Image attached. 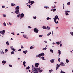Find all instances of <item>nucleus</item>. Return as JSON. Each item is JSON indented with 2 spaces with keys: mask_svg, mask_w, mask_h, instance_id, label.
Returning a JSON list of instances; mask_svg holds the SVG:
<instances>
[{
  "mask_svg": "<svg viewBox=\"0 0 73 73\" xmlns=\"http://www.w3.org/2000/svg\"><path fill=\"white\" fill-rule=\"evenodd\" d=\"M0 33H1V34H2V35H3V32H2V31H1Z\"/></svg>",
  "mask_w": 73,
  "mask_h": 73,
  "instance_id": "obj_44",
  "label": "nucleus"
},
{
  "mask_svg": "<svg viewBox=\"0 0 73 73\" xmlns=\"http://www.w3.org/2000/svg\"><path fill=\"white\" fill-rule=\"evenodd\" d=\"M34 72H33V73H38L37 72V71H33Z\"/></svg>",
  "mask_w": 73,
  "mask_h": 73,
  "instance_id": "obj_25",
  "label": "nucleus"
},
{
  "mask_svg": "<svg viewBox=\"0 0 73 73\" xmlns=\"http://www.w3.org/2000/svg\"><path fill=\"white\" fill-rule=\"evenodd\" d=\"M21 49L18 50V51H19V52H20L21 51Z\"/></svg>",
  "mask_w": 73,
  "mask_h": 73,
  "instance_id": "obj_56",
  "label": "nucleus"
},
{
  "mask_svg": "<svg viewBox=\"0 0 73 73\" xmlns=\"http://www.w3.org/2000/svg\"><path fill=\"white\" fill-rule=\"evenodd\" d=\"M50 52H51V53H53V50L50 49Z\"/></svg>",
  "mask_w": 73,
  "mask_h": 73,
  "instance_id": "obj_35",
  "label": "nucleus"
},
{
  "mask_svg": "<svg viewBox=\"0 0 73 73\" xmlns=\"http://www.w3.org/2000/svg\"><path fill=\"white\" fill-rule=\"evenodd\" d=\"M44 56H42L41 58H42V59L43 60H45L44 59Z\"/></svg>",
  "mask_w": 73,
  "mask_h": 73,
  "instance_id": "obj_21",
  "label": "nucleus"
},
{
  "mask_svg": "<svg viewBox=\"0 0 73 73\" xmlns=\"http://www.w3.org/2000/svg\"><path fill=\"white\" fill-rule=\"evenodd\" d=\"M58 52L59 53L58 56L60 57V54H61V51H60V50H58Z\"/></svg>",
  "mask_w": 73,
  "mask_h": 73,
  "instance_id": "obj_8",
  "label": "nucleus"
},
{
  "mask_svg": "<svg viewBox=\"0 0 73 73\" xmlns=\"http://www.w3.org/2000/svg\"><path fill=\"white\" fill-rule=\"evenodd\" d=\"M2 63L3 64H6V61H5V60H3L2 61Z\"/></svg>",
  "mask_w": 73,
  "mask_h": 73,
  "instance_id": "obj_17",
  "label": "nucleus"
},
{
  "mask_svg": "<svg viewBox=\"0 0 73 73\" xmlns=\"http://www.w3.org/2000/svg\"><path fill=\"white\" fill-rule=\"evenodd\" d=\"M60 73H65V72H64L63 71H61L60 72Z\"/></svg>",
  "mask_w": 73,
  "mask_h": 73,
  "instance_id": "obj_53",
  "label": "nucleus"
},
{
  "mask_svg": "<svg viewBox=\"0 0 73 73\" xmlns=\"http://www.w3.org/2000/svg\"><path fill=\"white\" fill-rule=\"evenodd\" d=\"M70 34H71V35H72V36H73V32H70Z\"/></svg>",
  "mask_w": 73,
  "mask_h": 73,
  "instance_id": "obj_43",
  "label": "nucleus"
},
{
  "mask_svg": "<svg viewBox=\"0 0 73 73\" xmlns=\"http://www.w3.org/2000/svg\"><path fill=\"white\" fill-rule=\"evenodd\" d=\"M47 29L48 30H49V29H50V27H48V26H47Z\"/></svg>",
  "mask_w": 73,
  "mask_h": 73,
  "instance_id": "obj_38",
  "label": "nucleus"
},
{
  "mask_svg": "<svg viewBox=\"0 0 73 73\" xmlns=\"http://www.w3.org/2000/svg\"><path fill=\"white\" fill-rule=\"evenodd\" d=\"M60 46H62V45L61 44H60Z\"/></svg>",
  "mask_w": 73,
  "mask_h": 73,
  "instance_id": "obj_60",
  "label": "nucleus"
},
{
  "mask_svg": "<svg viewBox=\"0 0 73 73\" xmlns=\"http://www.w3.org/2000/svg\"><path fill=\"white\" fill-rule=\"evenodd\" d=\"M52 71H53V70H52V69L49 70V72H50V73H51V72H52Z\"/></svg>",
  "mask_w": 73,
  "mask_h": 73,
  "instance_id": "obj_33",
  "label": "nucleus"
},
{
  "mask_svg": "<svg viewBox=\"0 0 73 73\" xmlns=\"http://www.w3.org/2000/svg\"><path fill=\"white\" fill-rule=\"evenodd\" d=\"M15 10V13H16V14H19V13H20V10H19V9H16Z\"/></svg>",
  "mask_w": 73,
  "mask_h": 73,
  "instance_id": "obj_3",
  "label": "nucleus"
},
{
  "mask_svg": "<svg viewBox=\"0 0 73 73\" xmlns=\"http://www.w3.org/2000/svg\"><path fill=\"white\" fill-rule=\"evenodd\" d=\"M12 50H13V51H15L16 50V49L15 48H13V49H12Z\"/></svg>",
  "mask_w": 73,
  "mask_h": 73,
  "instance_id": "obj_48",
  "label": "nucleus"
},
{
  "mask_svg": "<svg viewBox=\"0 0 73 73\" xmlns=\"http://www.w3.org/2000/svg\"><path fill=\"white\" fill-rule=\"evenodd\" d=\"M26 63V62H25V61H24L23 62V65H25Z\"/></svg>",
  "mask_w": 73,
  "mask_h": 73,
  "instance_id": "obj_28",
  "label": "nucleus"
},
{
  "mask_svg": "<svg viewBox=\"0 0 73 73\" xmlns=\"http://www.w3.org/2000/svg\"><path fill=\"white\" fill-rule=\"evenodd\" d=\"M33 48H34V47L32 46H31L30 47V49H33Z\"/></svg>",
  "mask_w": 73,
  "mask_h": 73,
  "instance_id": "obj_36",
  "label": "nucleus"
},
{
  "mask_svg": "<svg viewBox=\"0 0 73 73\" xmlns=\"http://www.w3.org/2000/svg\"><path fill=\"white\" fill-rule=\"evenodd\" d=\"M30 69V67L29 66L27 67V68H26V69L27 70H28V69Z\"/></svg>",
  "mask_w": 73,
  "mask_h": 73,
  "instance_id": "obj_19",
  "label": "nucleus"
},
{
  "mask_svg": "<svg viewBox=\"0 0 73 73\" xmlns=\"http://www.w3.org/2000/svg\"><path fill=\"white\" fill-rule=\"evenodd\" d=\"M65 12L66 13V16H68L69 15V13H68L70 12V11H66Z\"/></svg>",
  "mask_w": 73,
  "mask_h": 73,
  "instance_id": "obj_5",
  "label": "nucleus"
},
{
  "mask_svg": "<svg viewBox=\"0 0 73 73\" xmlns=\"http://www.w3.org/2000/svg\"><path fill=\"white\" fill-rule=\"evenodd\" d=\"M6 44H7V45H9V42H8V41L6 42Z\"/></svg>",
  "mask_w": 73,
  "mask_h": 73,
  "instance_id": "obj_26",
  "label": "nucleus"
},
{
  "mask_svg": "<svg viewBox=\"0 0 73 73\" xmlns=\"http://www.w3.org/2000/svg\"><path fill=\"white\" fill-rule=\"evenodd\" d=\"M39 65V64H38V63H36L35 64V67H36V68H37V67Z\"/></svg>",
  "mask_w": 73,
  "mask_h": 73,
  "instance_id": "obj_6",
  "label": "nucleus"
},
{
  "mask_svg": "<svg viewBox=\"0 0 73 73\" xmlns=\"http://www.w3.org/2000/svg\"><path fill=\"white\" fill-rule=\"evenodd\" d=\"M66 62H67V63L69 62V60H68V59H66Z\"/></svg>",
  "mask_w": 73,
  "mask_h": 73,
  "instance_id": "obj_22",
  "label": "nucleus"
},
{
  "mask_svg": "<svg viewBox=\"0 0 73 73\" xmlns=\"http://www.w3.org/2000/svg\"><path fill=\"white\" fill-rule=\"evenodd\" d=\"M11 34L12 35H15V34H14V33H11Z\"/></svg>",
  "mask_w": 73,
  "mask_h": 73,
  "instance_id": "obj_59",
  "label": "nucleus"
},
{
  "mask_svg": "<svg viewBox=\"0 0 73 73\" xmlns=\"http://www.w3.org/2000/svg\"><path fill=\"white\" fill-rule=\"evenodd\" d=\"M64 65V63H63V62H61V63L60 64V65H61L62 66H62H64V65Z\"/></svg>",
  "mask_w": 73,
  "mask_h": 73,
  "instance_id": "obj_16",
  "label": "nucleus"
},
{
  "mask_svg": "<svg viewBox=\"0 0 73 73\" xmlns=\"http://www.w3.org/2000/svg\"><path fill=\"white\" fill-rule=\"evenodd\" d=\"M28 28H30V29L32 28V27H31V26H29Z\"/></svg>",
  "mask_w": 73,
  "mask_h": 73,
  "instance_id": "obj_55",
  "label": "nucleus"
},
{
  "mask_svg": "<svg viewBox=\"0 0 73 73\" xmlns=\"http://www.w3.org/2000/svg\"><path fill=\"white\" fill-rule=\"evenodd\" d=\"M30 2H31V0H29V1L28 2V3L29 4H30Z\"/></svg>",
  "mask_w": 73,
  "mask_h": 73,
  "instance_id": "obj_57",
  "label": "nucleus"
},
{
  "mask_svg": "<svg viewBox=\"0 0 73 73\" xmlns=\"http://www.w3.org/2000/svg\"><path fill=\"white\" fill-rule=\"evenodd\" d=\"M10 48H11L12 49V50L13 49V46H11Z\"/></svg>",
  "mask_w": 73,
  "mask_h": 73,
  "instance_id": "obj_50",
  "label": "nucleus"
},
{
  "mask_svg": "<svg viewBox=\"0 0 73 73\" xmlns=\"http://www.w3.org/2000/svg\"><path fill=\"white\" fill-rule=\"evenodd\" d=\"M65 7L64 6H63V9H65Z\"/></svg>",
  "mask_w": 73,
  "mask_h": 73,
  "instance_id": "obj_62",
  "label": "nucleus"
},
{
  "mask_svg": "<svg viewBox=\"0 0 73 73\" xmlns=\"http://www.w3.org/2000/svg\"><path fill=\"white\" fill-rule=\"evenodd\" d=\"M21 49H23V48H24V47L23 46V45H21Z\"/></svg>",
  "mask_w": 73,
  "mask_h": 73,
  "instance_id": "obj_46",
  "label": "nucleus"
},
{
  "mask_svg": "<svg viewBox=\"0 0 73 73\" xmlns=\"http://www.w3.org/2000/svg\"><path fill=\"white\" fill-rule=\"evenodd\" d=\"M30 3L31 4H33V3H35V2H34V1H31V2H30Z\"/></svg>",
  "mask_w": 73,
  "mask_h": 73,
  "instance_id": "obj_27",
  "label": "nucleus"
},
{
  "mask_svg": "<svg viewBox=\"0 0 73 73\" xmlns=\"http://www.w3.org/2000/svg\"><path fill=\"white\" fill-rule=\"evenodd\" d=\"M34 31L35 33H38V31H39V30L37 29V28H35L34 30Z\"/></svg>",
  "mask_w": 73,
  "mask_h": 73,
  "instance_id": "obj_2",
  "label": "nucleus"
},
{
  "mask_svg": "<svg viewBox=\"0 0 73 73\" xmlns=\"http://www.w3.org/2000/svg\"><path fill=\"white\" fill-rule=\"evenodd\" d=\"M58 18V16L57 15H56L55 17V18L54 19V20H56L57 19V18Z\"/></svg>",
  "mask_w": 73,
  "mask_h": 73,
  "instance_id": "obj_10",
  "label": "nucleus"
},
{
  "mask_svg": "<svg viewBox=\"0 0 73 73\" xmlns=\"http://www.w3.org/2000/svg\"><path fill=\"white\" fill-rule=\"evenodd\" d=\"M60 67V65H58V64H57L56 65V70H57L58 69V68Z\"/></svg>",
  "mask_w": 73,
  "mask_h": 73,
  "instance_id": "obj_9",
  "label": "nucleus"
},
{
  "mask_svg": "<svg viewBox=\"0 0 73 73\" xmlns=\"http://www.w3.org/2000/svg\"><path fill=\"white\" fill-rule=\"evenodd\" d=\"M9 66L10 67H12V65L10 64V65H9Z\"/></svg>",
  "mask_w": 73,
  "mask_h": 73,
  "instance_id": "obj_54",
  "label": "nucleus"
},
{
  "mask_svg": "<svg viewBox=\"0 0 73 73\" xmlns=\"http://www.w3.org/2000/svg\"><path fill=\"white\" fill-rule=\"evenodd\" d=\"M3 24L4 25V26H6V24L5 23H3Z\"/></svg>",
  "mask_w": 73,
  "mask_h": 73,
  "instance_id": "obj_40",
  "label": "nucleus"
},
{
  "mask_svg": "<svg viewBox=\"0 0 73 73\" xmlns=\"http://www.w3.org/2000/svg\"><path fill=\"white\" fill-rule=\"evenodd\" d=\"M42 36H43L42 35H39V37H42Z\"/></svg>",
  "mask_w": 73,
  "mask_h": 73,
  "instance_id": "obj_39",
  "label": "nucleus"
},
{
  "mask_svg": "<svg viewBox=\"0 0 73 73\" xmlns=\"http://www.w3.org/2000/svg\"><path fill=\"white\" fill-rule=\"evenodd\" d=\"M42 28H43V29H46V27L45 26H43L42 27Z\"/></svg>",
  "mask_w": 73,
  "mask_h": 73,
  "instance_id": "obj_20",
  "label": "nucleus"
},
{
  "mask_svg": "<svg viewBox=\"0 0 73 73\" xmlns=\"http://www.w3.org/2000/svg\"><path fill=\"white\" fill-rule=\"evenodd\" d=\"M15 52L14 51H12L11 52V54H14Z\"/></svg>",
  "mask_w": 73,
  "mask_h": 73,
  "instance_id": "obj_29",
  "label": "nucleus"
},
{
  "mask_svg": "<svg viewBox=\"0 0 73 73\" xmlns=\"http://www.w3.org/2000/svg\"><path fill=\"white\" fill-rule=\"evenodd\" d=\"M3 17H6V15H3Z\"/></svg>",
  "mask_w": 73,
  "mask_h": 73,
  "instance_id": "obj_47",
  "label": "nucleus"
},
{
  "mask_svg": "<svg viewBox=\"0 0 73 73\" xmlns=\"http://www.w3.org/2000/svg\"><path fill=\"white\" fill-rule=\"evenodd\" d=\"M44 8H46V9H49V7H47H47H45V6L44 7Z\"/></svg>",
  "mask_w": 73,
  "mask_h": 73,
  "instance_id": "obj_31",
  "label": "nucleus"
},
{
  "mask_svg": "<svg viewBox=\"0 0 73 73\" xmlns=\"http://www.w3.org/2000/svg\"><path fill=\"white\" fill-rule=\"evenodd\" d=\"M32 70H33V71H35L36 69H37L36 68H35V67H34V66H33V65L32 66Z\"/></svg>",
  "mask_w": 73,
  "mask_h": 73,
  "instance_id": "obj_4",
  "label": "nucleus"
},
{
  "mask_svg": "<svg viewBox=\"0 0 73 73\" xmlns=\"http://www.w3.org/2000/svg\"><path fill=\"white\" fill-rule=\"evenodd\" d=\"M56 11V9H53V12H55Z\"/></svg>",
  "mask_w": 73,
  "mask_h": 73,
  "instance_id": "obj_30",
  "label": "nucleus"
},
{
  "mask_svg": "<svg viewBox=\"0 0 73 73\" xmlns=\"http://www.w3.org/2000/svg\"><path fill=\"white\" fill-rule=\"evenodd\" d=\"M11 6H12V7L14 6V4H13V3H11Z\"/></svg>",
  "mask_w": 73,
  "mask_h": 73,
  "instance_id": "obj_45",
  "label": "nucleus"
},
{
  "mask_svg": "<svg viewBox=\"0 0 73 73\" xmlns=\"http://www.w3.org/2000/svg\"><path fill=\"white\" fill-rule=\"evenodd\" d=\"M56 8V6L54 5V7L53 6L52 7V8L53 9V8Z\"/></svg>",
  "mask_w": 73,
  "mask_h": 73,
  "instance_id": "obj_42",
  "label": "nucleus"
},
{
  "mask_svg": "<svg viewBox=\"0 0 73 73\" xmlns=\"http://www.w3.org/2000/svg\"><path fill=\"white\" fill-rule=\"evenodd\" d=\"M16 9H20V7L19 6H17L15 8Z\"/></svg>",
  "mask_w": 73,
  "mask_h": 73,
  "instance_id": "obj_15",
  "label": "nucleus"
},
{
  "mask_svg": "<svg viewBox=\"0 0 73 73\" xmlns=\"http://www.w3.org/2000/svg\"><path fill=\"white\" fill-rule=\"evenodd\" d=\"M56 21L54 20V22H55V24H58V21H57L56 22Z\"/></svg>",
  "mask_w": 73,
  "mask_h": 73,
  "instance_id": "obj_18",
  "label": "nucleus"
},
{
  "mask_svg": "<svg viewBox=\"0 0 73 73\" xmlns=\"http://www.w3.org/2000/svg\"><path fill=\"white\" fill-rule=\"evenodd\" d=\"M35 71H37V72L38 71L39 72L41 73V72H42V70L41 69V68H36Z\"/></svg>",
  "mask_w": 73,
  "mask_h": 73,
  "instance_id": "obj_1",
  "label": "nucleus"
},
{
  "mask_svg": "<svg viewBox=\"0 0 73 73\" xmlns=\"http://www.w3.org/2000/svg\"><path fill=\"white\" fill-rule=\"evenodd\" d=\"M41 55L40 54H39L38 55V56H37V57H40H40H41Z\"/></svg>",
  "mask_w": 73,
  "mask_h": 73,
  "instance_id": "obj_23",
  "label": "nucleus"
},
{
  "mask_svg": "<svg viewBox=\"0 0 73 73\" xmlns=\"http://www.w3.org/2000/svg\"><path fill=\"white\" fill-rule=\"evenodd\" d=\"M33 18H34V19H36V17H33Z\"/></svg>",
  "mask_w": 73,
  "mask_h": 73,
  "instance_id": "obj_52",
  "label": "nucleus"
},
{
  "mask_svg": "<svg viewBox=\"0 0 73 73\" xmlns=\"http://www.w3.org/2000/svg\"><path fill=\"white\" fill-rule=\"evenodd\" d=\"M3 33H5V30H3Z\"/></svg>",
  "mask_w": 73,
  "mask_h": 73,
  "instance_id": "obj_51",
  "label": "nucleus"
},
{
  "mask_svg": "<svg viewBox=\"0 0 73 73\" xmlns=\"http://www.w3.org/2000/svg\"><path fill=\"white\" fill-rule=\"evenodd\" d=\"M29 8H31V5H29Z\"/></svg>",
  "mask_w": 73,
  "mask_h": 73,
  "instance_id": "obj_64",
  "label": "nucleus"
},
{
  "mask_svg": "<svg viewBox=\"0 0 73 73\" xmlns=\"http://www.w3.org/2000/svg\"><path fill=\"white\" fill-rule=\"evenodd\" d=\"M47 20H51V18H49V17H47Z\"/></svg>",
  "mask_w": 73,
  "mask_h": 73,
  "instance_id": "obj_24",
  "label": "nucleus"
},
{
  "mask_svg": "<svg viewBox=\"0 0 73 73\" xmlns=\"http://www.w3.org/2000/svg\"><path fill=\"white\" fill-rule=\"evenodd\" d=\"M40 54L41 56H45V54H44V53H42L41 54Z\"/></svg>",
  "mask_w": 73,
  "mask_h": 73,
  "instance_id": "obj_11",
  "label": "nucleus"
},
{
  "mask_svg": "<svg viewBox=\"0 0 73 73\" xmlns=\"http://www.w3.org/2000/svg\"><path fill=\"white\" fill-rule=\"evenodd\" d=\"M50 34H51V32H50L49 33H48L47 34V36H49Z\"/></svg>",
  "mask_w": 73,
  "mask_h": 73,
  "instance_id": "obj_32",
  "label": "nucleus"
},
{
  "mask_svg": "<svg viewBox=\"0 0 73 73\" xmlns=\"http://www.w3.org/2000/svg\"><path fill=\"white\" fill-rule=\"evenodd\" d=\"M28 52V51H27V50H26L25 51H23V53H25V54H27V53Z\"/></svg>",
  "mask_w": 73,
  "mask_h": 73,
  "instance_id": "obj_13",
  "label": "nucleus"
},
{
  "mask_svg": "<svg viewBox=\"0 0 73 73\" xmlns=\"http://www.w3.org/2000/svg\"><path fill=\"white\" fill-rule=\"evenodd\" d=\"M44 42H45L46 43H47V42L46 41H44Z\"/></svg>",
  "mask_w": 73,
  "mask_h": 73,
  "instance_id": "obj_63",
  "label": "nucleus"
},
{
  "mask_svg": "<svg viewBox=\"0 0 73 73\" xmlns=\"http://www.w3.org/2000/svg\"><path fill=\"white\" fill-rule=\"evenodd\" d=\"M67 5H70V2H68L67 3Z\"/></svg>",
  "mask_w": 73,
  "mask_h": 73,
  "instance_id": "obj_37",
  "label": "nucleus"
},
{
  "mask_svg": "<svg viewBox=\"0 0 73 73\" xmlns=\"http://www.w3.org/2000/svg\"><path fill=\"white\" fill-rule=\"evenodd\" d=\"M5 7V6H2V8H4Z\"/></svg>",
  "mask_w": 73,
  "mask_h": 73,
  "instance_id": "obj_61",
  "label": "nucleus"
},
{
  "mask_svg": "<svg viewBox=\"0 0 73 73\" xmlns=\"http://www.w3.org/2000/svg\"><path fill=\"white\" fill-rule=\"evenodd\" d=\"M54 59H51L50 61L51 63H54Z\"/></svg>",
  "mask_w": 73,
  "mask_h": 73,
  "instance_id": "obj_12",
  "label": "nucleus"
},
{
  "mask_svg": "<svg viewBox=\"0 0 73 73\" xmlns=\"http://www.w3.org/2000/svg\"><path fill=\"white\" fill-rule=\"evenodd\" d=\"M19 16H20L19 15H17V17H19Z\"/></svg>",
  "mask_w": 73,
  "mask_h": 73,
  "instance_id": "obj_58",
  "label": "nucleus"
},
{
  "mask_svg": "<svg viewBox=\"0 0 73 73\" xmlns=\"http://www.w3.org/2000/svg\"><path fill=\"white\" fill-rule=\"evenodd\" d=\"M5 52H8V50L5 49Z\"/></svg>",
  "mask_w": 73,
  "mask_h": 73,
  "instance_id": "obj_49",
  "label": "nucleus"
},
{
  "mask_svg": "<svg viewBox=\"0 0 73 73\" xmlns=\"http://www.w3.org/2000/svg\"><path fill=\"white\" fill-rule=\"evenodd\" d=\"M24 14L22 13L21 14V15L20 16L21 18L20 19H21L22 18H23V17H24Z\"/></svg>",
  "mask_w": 73,
  "mask_h": 73,
  "instance_id": "obj_7",
  "label": "nucleus"
},
{
  "mask_svg": "<svg viewBox=\"0 0 73 73\" xmlns=\"http://www.w3.org/2000/svg\"><path fill=\"white\" fill-rule=\"evenodd\" d=\"M56 44H57V45H59V44H60V42H57Z\"/></svg>",
  "mask_w": 73,
  "mask_h": 73,
  "instance_id": "obj_34",
  "label": "nucleus"
},
{
  "mask_svg": "<svg viewBox=\"0 0 73 73\" xmlns=\"http://www.w3.org/2000/svg\"><path fill=\"white\" fill-rule=\"evenodd\" d=\"M23 36L24 38H28V36H27V35H23Z\"/></svg>",
  "mask_w": 73,
  "mask_h": 73,
  "instance_id": "obj_14",
  "label": "nucleus"
},
{
  "mask_svg": "<svg viewBox=\"0 0 73 73\" xmlns=\"http://www.w3.org/2000/svg\"><path fill=\"white\" fill-rule=\"evenodd\" d=\"M46 49H47L46 47H45L44 48H43L42 50H46Z\"/></svg>",
  "mask_w": 73,
  "mask_h": 73,
  "instance_id": "obj_41",
  "label": "nucleus"
}]
</instances>
